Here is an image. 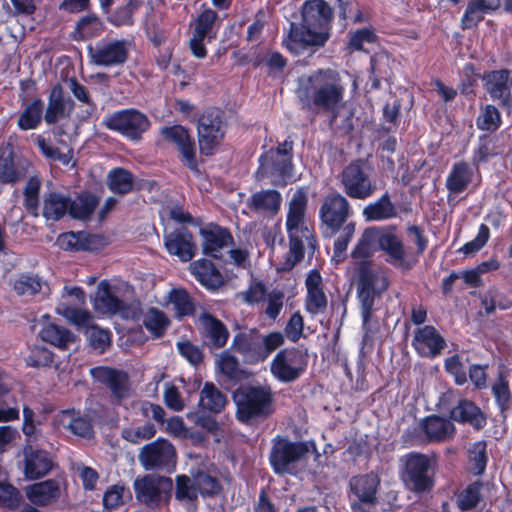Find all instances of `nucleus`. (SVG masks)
Returning a JSON list of instances; mask_svg holds the SVG:
<instances>
[{"instance_id": "f257e3e1", "label": "nucleus", "mask_w": 512, "mask_h": 512, "mask_svg": "<svg viewBox=\"0 0 512 512\" xmlns=\"http://www.w3.org/2000/svg\"><path fill=\"white\" fill-rule=\"evenodd\" d=\"M295 94L303 108L328 113L333 118L345 104V86L339 74L331 69H319L299 77Z\"/></svg>"}, {"instance_id": "f03ea898", "label": "nucleus", "mask_w": 512, "mask_h": 512, "mask_svg": "<svg viewBox=\"0 0 512 512\" xmlns=\"http://www.w3.org/2000/svg\"><path fill=\"white\" fill-rule=\"evenodd\" d=\"M301 14V24H291L288 38L284 41L286 48L294 54L308 46L323 45L328 39L333 19L332 9L324 0L305 1Z\"/></svg>"}, {"instance_id": "7ed1b4c3", "label": "nucleus", "mask_w": 512, "mask_h": 512, "mask_svg": "<svg viewBox=\"0 0 512 512\" xmlns=\"http://www.w3.org/2000/svg\"><path fill=\"white\" fill-rule=\"evenodd\" d=\"M308 192L305 187H299L287 203L285 228L289 239V251L285 256L284 270L292 269L304 255V243L315 250L316 239L313 228L307 218Z\"/></svg>"}, {"instance_id": "20e7f679", "label": "nucleus", "mask_w": 512, "mask_h": 512, "mask_svg": "<svg viewBox=\"0 0 512 512\" xmlns=\"http://www.w3.org/2000/svg\"><path fill=\"white\" fill-rule=\"evenodd\" d=\"M387 274L380 268L369 263H363L359 268L356 283L357 297L361 306L363 328L368 332L375 299L380 297L388 288Z\"/></svg>"}, {"instance_id": "39448f33", "label": "nucleus", "mask_w": 512, "mask_h": 512, "mask_svg": "<svg viewBox=\"0 0 512 512\" xmlns=\"http://www.w3.org/2000/svg\"><path fill=\"white\" fill-rule=\"evenodd\" d=\"M292 150L293 142L286 139L276 149H269L262 154L259 158L258 177L269 179L273 185H286L289 181H294Z\"/></svg>"}, {"instance_id": "423d86ee", "label": "nucleus", "mask_w": 512, "mask_h": 512, "mask_svg": "<svg viewBox=\"0 0 512 512\" xmlns=\"http://www.w3.org/2000/svg\"><path fill=\"white\" fill-rule=\"evenodd\" d=\"M90 374L94 380L109 388L113 396L114 403L121 405L126 409L139 406L144 417L151 416L152 408L149 406H153V403L148 401L137 402L133 399V393L126 373L110 367L99 366L92 368L90 370Z\"/></svg>"}, {"instance_id": "0eeeda50", "label": "nucleus", "mask_w": 512, "mask_h": 512, "mask_svg": "<svg viewBox=\"0 0 512 512\" xmlns=\"http://www.w3.org/2000/svg\"><path fill=\"white\" fill-rule=\"evenodd\" d=\"M96 206L97 199L89 194L80 195L72 200L62 193L51 192L44 199L43 216L47 220L57 221L68 213L74 219L85 220L90 217Z\"/></svg>"}, {"instance_id": "6e6552de", "label": "nucleus", "mask_w": 512, "mask_h": 512, "mask_svg": "<svg viewBox=\"0 0 512 512\" xmlns=\"http://www.w3.org/2000/svg\"><path fill=\"white\" fill-rule=\"evenodd\" d=\"M234 401L237 418L244 423L267 417L273 412V395L268 387H242L234 393Z\"/></svg>"}, {"instance_id": "1a4fd4ad", "label": "nucleus", "mask_w": 512, "mask_h": 512, "mask_svg": "<svg viewBox=\"0 0 512 512\" xmlns=\"http://www.w3.org/2000/svg\"><path fill=\"white\" fill-rule=\"evenodd\" d=\"M284 335L275 331L262 335L257 332L239 333L234 337L233 347L245 362L256 364L265 361L278 347L283 345Z\"/></svg>"}, {"instance_id": "9d476101", "label": "nucleus", "mask_w": 512, "mask_h": 512, "mask_svg": "<svg viewBox=\"0 0 512 512\" xmlns=\"http://www.w3.org/2000/svg\"><path fill=\"white\" fill-rule=\"evenodd\" d=\"M220 25L221 20L217 13L206 5H202L199 14L190 24L189 47L195 57H206L205 45L216 38Z\"/></svg>"}, {"instance_id": "9b49d317", "label": "nucleus", "mask_w": 512, "mask_h": 512, "mask_svg": "<svg viewBox=\"0 0 512 512\" xmlns=\"http://www.w3.org/2000/svg\"><path fill=\"white\" fill-rule=\"evenodd\" d=\"M56 311L70 322L83 328L90 345L95 350L102 353L110 345L109 331L93 325V317L88 311L72 307L68 299L61 302Z\"/></svg>"}, {"instance_id": "f8f14e48", "label": "nucleus", "mask_w": 512, "mask_h": 512, "mask_svg": "<svg viewBox=\"0 0 512 512\" xmlns=\"http://www.w3.org/2000/svg\"><path fill=\"white\" fill-rule=\"evenodd\" d=\"M340 180L343 191L353 199H368L377 190L376 184L371 179L369 167L360 161L346 166L341 173Z\"/></svg>"}, {"instance_id": "ddd939ff", "label": "nucleus", "mask_w": 512, "mask_h": 512, "mask_svg": "<svg viewBox=\"0 0 512 512\" xmlns=\"http://www.w3.org/2000/svg\"><path fill=\"white\" fill-rule=\"evenodd\" d=\"M197 131L201 153L211 155L224 137V125L220 110H206L199 118Z\"/></svg>"}, {"instance_id": "4468645a", "label": "nucleus", "mask_w": 512, "mask_h": 512, "mask_svg": "<svg viewBox=\"0 0 512 512\" xmlns=\"http://www.w3.org/2000/svg\"><path fill=\"white\" fill-rule=\"evenodd\" d=\"M110 130L117 131L124 136L138 140L141 134L150 127V121L145 114L135 109H126L110 115L105 120Z\"/></svg>"}, {"instance_id": "2eb2a0df", "label": "nucleus", "mask_w": 512, "mask_h": 512, "mask_svg": "<svg viewBox=\"0 0 512 512\" xmlns=\"http://www.w3.org/2000/svg\"><path fill=\"white\" fill-rule=\"evenodd\" d=\"M134 489L139 501L149 506H158L168 501L172 480L167 477L147 475L135 480Z\"/></svg>"}, {"instance_id": "dca6fc26", "label": "nucleus", "mask_w": 512, "mask_h": 512, "mask_svg": "<svg viewBox=\"0 0 512 512\" xmlns=\"http://www.w3.org/2000/svg\"><path fill=\"white\" fill-rule=\"evenodd\" d=\"M306 367L303 353L296 349L279 351L271 362V373L281 382H292L300 377Z\"/></svg>"}, {"instance_id": "f3484780", "label": "nucleus", "mask_w": 512, "mask_h": 512, "mask_svg": "<svg viewBox=\"0 0 512 512\" xmlns=\"http://www.w3.org/2000/svg\"><path fill=\"white\" fill-rule=\"evenodd\" d=\"M482 84L492 101L510 112L512 108V75L507 69L493 70L483 74Z\"/></svg>"}, {"instance_id": "a211bd4d", "label": "nucleus", "mask_w": 512, "mask_h": 512, "mask_svg": "<svg viewBox=\"0 0 512 512\" xmlns=\"http://www.w3.org/2000/svg\"><path fill=\"white\" fill-rule=\"evenodd\" d=\"M351 214L349 201L339 193H333L326 196L319 210V217L322 224L332 234L340 231L341 227L346 225V221Z\"/></svg>"}, {"instance_id": "6ab92c4d", "label": "nucleus", "mask_w": 512, "mask_h": 512, "mask_svg": "<svg viewBox=\"0 0 512 512\" xmlns=\"http://www.w3.org/2000/svg\"><path fill=\"white\" fill-rule=\"evenodd\" d=\"M403 462L404 481L415 491L427 490L431 486V479L428 474L431 467L430 458L420 453H409L403 457Z\"/></svg>"}, {"instance_id": "aec40b11", "label": "nucleus", "mask_w": 512, "mask_h": 512, "mask_svg": "<svg viewBox=\"0 0 512 512\" xmlns=\"http://www.w3.org/2000/svg\"><path fill=\"white\" fill-rule=\"evenodd\" d=\"M139 460L146 469L170 468L175 464L176 451L168 440L158 438L141 449Z\"/></svg>"}, {"instance_id": "412c9836", "label": "nucleus", "mask_w": 512, "mask_h": 512, "mask_svg": "<svg viewBox=\"0 0 512 512\" xmlns=\"http://www.w3.org/2000/svg\"><path fill=\"white\" fill-rule=\"evenodd\" d=\"M307 453L306 444L279 439L273 446L270 462L277 473H285L289 472L291 465L300 461Z\"/></svg>"}, {"instance_id": "4be33fe9", "label": "nucleus", "mask_w": 512, "mask_h": 512, "mask_svg": "<svg viewBox=\"0 0 512 512\" xmlns=\"http://www.w3.org/2000/svg\"><path fill=\"white\" fill-rule=\"evenodd\" d=\"M128 46L126 40L100 42L95 48L90 49L91 61L95 65L105 67L123 64L128 56Z\"/></svg>"}, {"instance_id": "5701e85b", "label": "nucleus", "mask_w": 512, "mask_h": 512, "mask_svg": "<svg viewBox=\"0 0 512 512\" xmlns=\"http://www.w3.org/2000/svg\"><path fill=\"white\" fill-rule=\"evenodd\" d=\"M412 345L420 356L435 358L445 349L446 341L434 326L425 325L415 330Z\"/></svg>"}, {"instance_id": "b1692460", "label": "nucleus", "mask_w": 512, "mask_h": 512, "mask_svg": "<svg viewBox=\"0 0 512 512\" xmlns=\"http://www.w3.org/2000/svg\"><path fill=\"white\" fill-rule=\"evenodd\" d=\"M94 310L102 315L121 314L126 304L118 295V288L107 281H101L92 298Z\"/></svg>"}, {"instance_id": "393cba45", "label": "nucleus", "mask_w": 512, "mask_h": 512, "mask_svg": "<svg viewBox=\"0 0 512 512\" xmlns=\"http://www.w3.org/2000/svg\"><path fill=\"white\" fill-rule=\"evenodd\" d=\"M164 139L174 144L182 155L183 163L193 171H197L194 142L187 130L179 125L165 127L161 130Z\"/></svg>"}, {"instance_id": "a878e982", "label": "nucleus", "mask_w": 512, "mask_h": 512, "mask_svg": "<svg viewBox=\"0 0 512 512\" xmlns=\"http://www.w3.org/2000/svg\"><path fill=\"white\" fill-rule=\"evenodd\" d=\"M25 464L24 474L27 479L34 480L49 473L53 467V458L48 452L26 445L23 450Z\"/></svg>"}, {"instance_id": "bb28decb", "label": "nucleus", "mask_w": 512, "mask_h": 512, "mask_svg": "<svg viewBox=\"0 0 512 512\" xmlns=\"http://www.w3.org/2000/svg\"><path fill=\"white\" fill-rule=\"evenodd\" d=\"M307 294L305 309L312 315L323 314L327 308V297L323 291L322 276L317 270H312L305 281Z\"/></svg>"}, {"instance_id": "cd10ccee", "label": "nucleus", "mask_w": 512, "mask_h": 512, "mask_svg": "<svg viewBox=\"0 0 512 512\" xmlns=\"http://www.w3.org/2000/svg\"><path fill=\"white\" fill-rule=\"evenodd\" d=\"M54 425L68 429L75 436L89 439L93 436L91 421L79 411L67 409L58 412L54 417Z\"/></svg>"}, {"instance_id": "c85d7f7f", "label": "nucleus", "mask_w": 512, "mask_h": 512, "mask_svg": "<svg viewBox=\"0 0 512 512\" xmlns=\"http://www.w3.org/2000/svg\"><path fill=\"white\" fill-rule=\"evenodd\" d=\"M165 247L171 255L177 256L184 262L191 260L197 250L192 235L186 228H180L167 234L165 236Z\"/></svg>"}, {"instance_id": "c756f323", "label": "nucleus", "mask_w": 512, "mask_h": 512, "mask_svg": "<svg viewBox=\"0 0 512 512\" xmlns=\"http://www.w3.org/2000/svg\"><path fill=\"white\" fill-rule=\"evenodd\" d=\"M203 239V252L214 258L221 256V251L232 243L231 234L217 225H209L200 230Z\"/></svg>"}, {"instance_id": "7c9ffc66", "label": "nucleus", "mask_w": 512, "mask_h": 512, "mask_svg": "<svg viewBox=\"0 0 512 512\" xmlns=\"http://www.w3.org/2000/svg\"><path fill=\"white\" fill-rule=\"evenodd\" d=\"M421 428L430 442H444L454 437L456 428L451 419L430 415L421 422Z\"/></svg>"}, {"instance_id": "2f4dec72", "label": "nucleus", "mask_w": 512, "mask_h": 512, "mask_svg": "<svg viewBox=\"0 0 512 512\" xmlns=\"http://www.w3.org/2000/svg\"><path fill=\"white\" fill-rule=\"evenodd\" d=\"M282 195L274 189L261 190L253 193L248 199V207L261 215L273 216L281 207Z\"/></svg>"}, {"instance_id": "473e14b6", "label": "nucleus", "mask_w": 512, "mask_h": 512, "mask_svg": "<svg viewBox=\"0 0 512 512\" xmlns=\"http://www.w3.org/2000/svg\"><path fill=\"white\" fill-rule=\"evenodd\" d=\"M450 418L453 421L469 424L475 429H482L486 423V416L482 410L472 401L462 399L451 410Z\"/></svg>"}, {"instance_id": "72a5a7b5", "label": "nucleus", "mask_w": 512, "mask_h": 512, "mask_svg": "<svg viewBox=\"0 0 512 512\" xmlns=\"http://www.w3.org/2000/svg\"><path fill=\"white\" fill-rule=\"evenodd\" d=\"M501 5L500 0H472L462 16L463 29H472L481 22L486 14L497 10Z\"/></svg>"}, {"instance_id": "f704fd0d", "label": "nucleus", "mask_w": 512, "mask_h": 512, "mask_svg": "<svg viewBox=\"0 0 512 512\" xmlns=\"http://www.w3.org/2000/svg\"><path fill=\"white\" fill-rule=\"evenodd\" d=\"M43 328L39 331L41 339L59 349H68L75 341L74 335L64 327L50 323V316L45 314L41 317Z\"/></svg>"}, {"instance_id": "c9c22d12", "label": "nucleus", "mask_w": 512, "mask_h": 512, "mask_svg": "<svg viewBox=\"0 0 512 512\" xmlns=\"http://www.w3.org/2000/svg\"><path fill=\"white\" fill-rule=\"evenodd\" d=\"M379 478L376 474L357 476L351 479L350 487L352 493L360 503L372 505L376 502V490Z\"/></svg>"}, {"instance_id": "e433bc0d", "label": "nucleus", "mask_w": 512, "mask_h": 512, "mask_svg": "<svg viewBox=\"0 0 512 512\" xmlns=\"http://www.w3.org/2000/svg\"><path fill=\"white\" fill-rule=\"evenodd\" d=\"M72 102L63 95V89L60 85L52 88L49 96V102L44 116L48 124L56 123L60 118L70 114Z\"/></svg>"}, {"instance_id": "4c0bfd02", "label": "nucleus", "mask_w": 512, "mask_h": 512, "mask_svg": "<svg viewBox=\"0 0 512 512\" xmlns=\"http://www.w3.org/2000/svg\"><path fill=\"white\" fill-rule=\"evenodd\" d=\"M473 175V168L468 163L456 162L446 178V188L451 194L458 195L467 189L472 182Z\"/></svg>"}, {"instance_id": "58836bf2", "label": "nucleus", "mask_w": 512, "mask_h": 512, "mask_svg": "<svg viewBox=\"0 0 512 512\" xmlns=\"http://www.w3.org/2000/svg\"><path fill=\"white\" fill-rule=\"evenodd\" d=\"M26 496L31 503L44 506L58 498L59 486L54 480L35 483L26 488Z\"/></svg>"}, {"instance_id": "ea45409f", "label": "nucleus", "mask_w": 512, "mask_h": 512, "mask_svg": "<svg viewBox=\"0 0 512 512\" xmlns=\"http://www.w3.org/2000/svg\"><path fill=\"white\" fill-rule=\"evenodd\" d=\"M190 271L207 289H216L223 283L219 271L206 259H200L190 265Z\"/></svg>"}, {"instance_id": "a19ab883", "label": "nucleus", "mask_w": 512, "mask_h": 512, "mask_svg": "<svg viewBox=\"0 0 512 512\" xmlns=\"http://www.w3.org/2000/svg\"><path fill=\"white\" fill-rule=\"evenodd\" d=\"M380 249L388 255V262L399 268H410L402 241L392 233H383Z\"/></svg>"}, {"instance_id": "79ce46f5", "label": "nucleus", "mask_w": 512, "mask_h": 512, "mask_svg": "<svg viewBox=\"0 0 512 512\" xmlns=\"http://www.w3.org/2000/svg\"><path fill=\"white\" fill-rule=\"evenodd\" d=\"M489 491L488 483L476 481L458 494L457 505L462 511L474 509L479 506Z\"/></svg>"}, {"instance_id": "37998d69", "label": "nucleus", "mask_w": 512, "mask_h": 512, "mask_svg": "<svg viewBox=\"0 0 512 512\" xmlns=\"http://www.w3.org/2000/svg\"><path fill=\"white\" fill-rule=\"evenodd\" d=\"M362 215L368 222L384 221L395 217L397 212L388 193H385L378 200L366 205L362 210Z\"/></svg>"}, {"instance_id": "c03bdc74", "label": "nucleus", "mask_w": 512, "mask_h": 512, "mask_svg": "<svg viewBox=\"0 0 512 512\" xmlns=\"http://www.w3.org/2000/svg\"><path fill=\"white\" fill-rule=\"evenodd\" d=\"M383 233L379 228L369 227L366 228L357 246L352 252L354 258L364 259L370 257L374 252L380 249L381 239Z\"/></svg>"}, {"instance_id": "a18cd8bd", "label": "nucleus", "mask_w": 512, "mask_h": 512, "mask_svg": "<svg viewBox=\"0 0 512 512\" xmlns=\"http://www.w3.org/2000/svg\"><path fill=\"white\" fill-rule=\"evenodd\" d=\"M227 403L226 396L213 384L205 383L200 392L199 406L212 413H219Z\"/></svg>"}, {"instance_id": "49530a36", "label": "nucleus", "mask_w": 512, "mask_h": 512, "mask_svg": "<svg viewBox=\"0 0 512 512\" xmlns=\"http://www.w3.org/2000/svg\"><path fill=\"white\" fill-rule=\"evenodd\" d=\"M491 392L495 403L500 410V414L505 420L508 412L512 408V393L510 391L508 379H506L502 374H499L491 385Z\"/></svg>"}, {"instance_id": "de8ad7c7", "label": "nucleus", "mask_w": 512, "mask_h": 512, "mask_svg": "<svg viewBox=\"0 0 512 512\" xmlns=\"http://www.w3.org/2000/svg\"><path fill=\"white\" fill-rule=\"evenodd\" d=\"M199 321L211 345L222 347L226 344L229 334L219 320L209 314H203L200 316Z\"/></svg>"}, {"instance_id": "09e8293b", "label": "nucleus", "mask_w": 512, "mask_h": 512, "mask_svg": "<svg viewBox=\"0 0 512 512\" xmlns=\"http://www.w3.org/2000/svg\"><path fill=\"white\" fill-rule=\"evenodd\" d=\"M103 30V23L94 14L81 17L74 30L76 40H84L99 35Z\"/></svg>"}, {"instance_id": "8fccbe9b", "label": "nucleus", "mask_w": 512, "mask_h": 512, "mask_svg": "<svg viewBox=\"0 0 512 512\" xmlns=\"http://www.w3.org/2000/svg\"><path fill=\"white\" fill-rule=\"evenodd\" d=\"M43 103L40 99L34 100L20 114L18 127L21 130H32L37 128L42 119Z\"/></svg>"}, {"instance_id": "3c124183", "label": "nucleus", "mask_w": 512, "mask_h": 512, "mask_svg": "<svg viewBox=\"0 0 512 512\" xmlns=\"http://www.w3.org/2000/svg\"><path fill=\"white\" fill-rule=\"evenodd\" d=\"M501 114L498 108L492 104H486L480 108L476 119V125L483 131H495L501 126Z\"/></svg>"}, {"instance_id": "603ef678", "label": "nucleus", "mask_w": 512, "mask_h": 512, "mask_svg": "<svg viewBox=\"0 0 512 512\" xmlns=\"http://www.w3.org/2000/svg\"><path fill=\"white\" fill-rule=\"evenodd\" d=\"M140 0H129L125 5L118 7L109 17L108 21L114 26H131L134 23L133 14L141 7Z\"/></svg>"}, {"instance_id": "864d4df0", "label": "nucleus", "mask_w": 512, "mask_h": 512, "mask_svg": "<svg viewBox=\"0 0 512 512\" xmlns=\"http://www.w3.org/2000/svg\"><path fill=\"white\" fill-rule=\"evenodd\" d=\"M143 324L155 337H160L167 329L169 320L162 311L150 308L144 315Z\"/></svg>"}, {"instance_id": "5fc2aeb1", "label": "nucleus", "mask_w": 512, "mask_h": 512, "mask_svg": "<svg viewBox=\"0 0 512 512\" xmlns=\"http://www.w3.org/2000/svg\"><path fill=\"white\" fill-rule=\"evenodd\" d=\"M26 174L23 166L15 164L12 156L0 158V181L3 183H15Z\"/></svg>"}, {"instance_id": "6e6d98bb", "label": "nucleus", "mask_w": 512, "mask_h": 512, "mask_svg": "<svg viewBox=\"0 0 512 512\" xmlns=\"http://www.w3.org/2000/svg\"><path fill=\"white\" fill-rule=\"evenodd\" d=\"M43 285L38 276L21 275L14 281L13 288L20 296H31L40 292Z\"/></svg>"}, {"instance_id": "4d7b16f0", "label": "nucleus", "mask_w": 512, "mask_h": 512, "mask_svg": "<svg viewBox=\"0 0 512 512\" xmlns=\"http://www.w3.org/2000/svg\"><path fill=\"white\" fill-rule=\"evenodd\" d=\"M470 469L474 475H480L484 472L487 464L486 443L479 441L474 443L469 449Z\"/></svg>"}, {"instance_id": "13d9d810", "label": "nucleus", "mask_w": 512, "mask_h": 512, "mask_svg": "<svg viewBox=\"0 0 512 512\" xmlns=\"http://www.w3.org/2000/svg\"><path fill=\"white\" fill-rule=\"evenodd\" d=\"M109 188L119 194H125L132 188V175L124 169H115L108 175Z\"/></svg>"}, {"instance_id": "bf43d9fd", "label": "nucleus", "mask_w": 512, "mask_h": 512, "mask_svg": "<svg viewBox=\"0 0 512 512\" xmlns=\"http://www.w3.org/2000/svg\"><path fill=\"white\" fill-rule=\"evenodd\" d=\"M197 485L195 479L191 480L186 475L176 478V498L180 501L192 502L197 498Z\"/></svg>"}, {"instance_id": "052dcab7", "label": "nucleus", "mask_w": 512, "mask_h": 512, "mask_svg": "<svg viewBox=\"0 0 512 512\" xmlns=\"http://www.w3.org/2000/svg\"><path fill=\"white\" fill-rule=\"evenodd\" d=\"M155 434L156 428L152 423H145L142 426L122 430V437L134 444L151 439Z\"/></svg>"}, {"instance_id": "680f3d73", "label": "nucleus", "mask_w": 512, "mask_h": 512, "mask_svg": "<svg viewBox=\"0 0 512 512\" xmlns=\"http://www.w3.org/2000/svg\"><path fill=\"white\" fill-rule=\"evenodd\" d=\"M169 301L174 306L179 316L188 315L193 311V304L186 293L182 289H174L169 293Z\"/></svg>"}, {"instance_id": "e2e57ef3", "label": "nucleus", "mask_w": 512, "mask_h": 512, "mask_svg": "<svg viewBox=\"0 0 512 512\" xmlns=\"http://www.w3.org/2000/svg\"><path fill=\"white\" fill-rule=\"evenodd\" d=\"M284 297V292L278 289H274L266 295L264 313L269 319L276 320L280 315L284 305Z\"/></svg>"}, {"instance_id": "0e129e2a", "label": "nucleus", "mask_w": 512, "mask_h": 512, "mask_svg": "<svg viewBox=\"0 0 512 512\" xmlns=\"http://www.w3.org/2000/svg\"><path fill=\"white\" fill-rule=\"evenodd\" d=\"M489 238V227L485 224H481L476 237L473 240L464 244L459 251L465 255H474L486 245Z\"/></svg>"}, {"instance_id": "69168bd1", "label": "nucleus", "mask_w": 512, "mask_h": 512, "mask_svg": "<svg viewBox=\"0 0 512 512\" xmlns=\"http://www.w3.org/2000/svg\"><path fill=\"white\" fill-rule=\"evenodd\" d=\"M375 40L376 36L370 29L362 28L351 34L349 47L353 50L367 51V46L373 44Z\"/></svg>"}, {"instance_id": "338daca9", "label": "nucleus", "mask_w": 512, "mask_h": 512, "mask_svg": "<svg viewBox=\"0 0 512 512\" xmlns=\"http://www.w3.org/2000/svg\"><path fill=\"white\" fill-rule=\"evenodd\" d=\"M304 319L300 312H295L291 315L287 322L284 333L285 336L293 343H296L303 335Z\"/></svg>"}, {"instance_id": "774afa93", "label": "nucleus", "mask_w": 512, "mask_h": 512, "mask_svg": "<svg viewBox=\"0 0 512 512\" xmlns=\"http://www.w3.org/2000/svg\"><path fill=\"white\" fill-rule=\"evenodd\" d=\"M267 294L266 288L261 282H253L248 289L242 291L239 296L245 303L255 305L263 301Z\"/></svg>"}]
</instances>
